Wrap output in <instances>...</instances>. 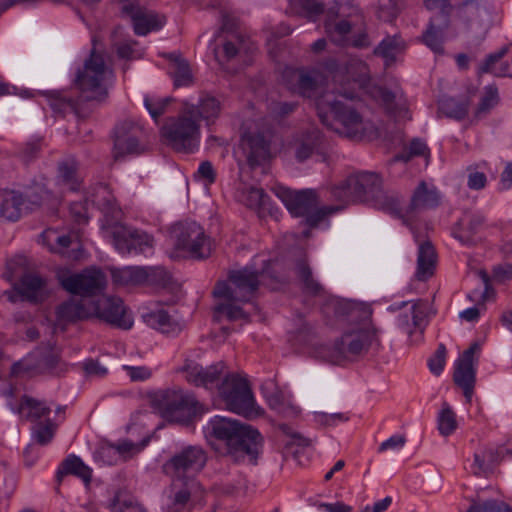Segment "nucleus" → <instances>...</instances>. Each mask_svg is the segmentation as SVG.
<instances>
[{"mask_svg": "<svg viewBox=\"0 0 512 512\" xmlns=\"http://www.w3.org/2000/svg\"><path fill=\"white\" fill-rule=\"evenodd\" d=\"M21 297L29 302H42L48 295L46 280L36 273L24 274L17 287Z\"/></svg>", "mask_w": 512, "mask_h": 512, "instance_id": "nucleus-24", "label": "nucleus"}, {"mask_svg": "<svg viewBox=\"0 0 512 512\" xmlns=\"http://www.w3.org/2000/svg\"><path fill=\"white\" fill-rule=\"evenodd\" d=\"M200 489L195 479L181 480L173 478L170 486L167 512H188V504L192 495Z\"/></svg>", "mask_w": 512, "mask_h": 512, "instance_id": "nucleus-23", "label": "nucleus"}, {"mask_svg": "<svg viewBox=\"0 0 512 512\" xmlns=\"http://www.w3.org/2000/svg\"><path fill=\"white\" fill-rule=\"evenodd\" d=\"M141 128L131 120H124L114 129V157L119 159L126 155H137L144 151L139 138Z\"/></svg>", "mask_w": 512, "mask_h": 512, "instance_id": "nucleus-17", "label": "nucleus"}, {"mask_svg": "<svg viewBox=\"0 0 512 512\" xmlns=\"http://www.w3.org/2000/svg\"><path fill=\"white\" fill-rule=\"evenodd\" d=\"M113 71L105 63L102 54L93 49L82 69L76 75L75 84L85 101H104L108 97Z\"/></svg>", "mask_w": 512, "mask_h": 512, "instance_id": "nucleus-8", "label": "nucleus"}, {"mask_svg": "<svg viewBox=\"0 0 512 512\" xmlns=\"http://www.w3.org/2000/svg\"><path fill=\"white\" fill-rule=\"evenodd\" d=\"M207 462L206 452L200 446H188L176 453L166 464L165 469L173 478L188 480L194 479Z\"/></svg>", "mask_w": 512, "mask_h": 512, "instance_id": "nucleus-13", "label": "nucleus"}, {"mask_svg": "<svg viewBox=\"0 0 512 512\" xmlns=\"http://www.w3.org/2000/svg\"><path fill=\"white\" fill-rule=\"evenodd\" d=\"M162 141L177 152L190 153L199 145L200 124L193 111L184 110L177 117L166 119L160 129Z\"/></svg>", "mask_w": 512, "mask_h": 512, "instance_id": "nucleus-9", "label": "nucleus"}, {"mask_svg": "<svg viewBox=\"0 0 512 512\" xmlns=\"http://www.w3.org/2000/svg\"><path fill=\"white\" fill-rule=\"evenodd\" d=\"M56 314L60 322L70 323L89 318L93 310L84 300L71 298L58 306Z\"/></svg>", "mask_w": 512, "mask_h": 512, "instance_id": "nucleus-28", "label": "nucleus"}, {"mask_svg": "<svg viewBox=\"0 0 512 512\" xmlns=\"http://www.w3.org/2000/svg\"><path fill=\"white\" fill-rule=\"evenodd\" d=\"M92 310L97 318L117 328L128 330L133 325L131 314L119 297H102L92 305Z\"/></svg>", "mask_w": 512, "mask_h": 512, "instance_id": "nucleus-15", "label": "nucleus"}, {"mask_svg": "<svg viewBox=\"0 0 512 512\" xmlns=\"http://www.w3.org/2000/svg\"><path fill=\"white\" fill-rule=\"evenodd\" d=\"M268 405L278 413H283L287 406L286 398L282 391L275 389L266 395Z\"/></svg>", "mask_w": 512, "mask_h": 512, "instance_id": "nucleus-59", "label": "nucleus"}, {"mask_svg": "<svg viewBox=\"0 0 512 512\" xmlns=\"http://www.w3.org/2000/svg\"><path fill=\"white\" fill-rule=\"evenodd\" d=\"M440 204V194L436 187L421 181L415 188L409 204V211L436 208Z\"/></svg>", "mask_w": 512, "mask_h": 512, "instance_id": "nucleus-26", "label": "nucleus"}, {"mask_svg": "<svg viewBox=\"0 0 512 512\" xmlns=\"http://www.w3.org/2000/svg\"><path fill=\"white\" fill-rule=\"evenodd\" d=\"M146 319L152 327L163 334L175 335L182 330V325L162 309L148 313Z\"/></svg>", "mask_w": 512, "mask_h": 512, "instance_id": "nucleus-36", "label": "nucleus"}, {"mask_svg": "<svg viewBox=\"0 0 512 512\" xmlns=\"http://www.w3.org/2000/svg\"><path fill=\"white\" fill-rule=\"evenodd\" d=\"M512 279V264L502 263L493 267L492 280L496 283H504Z\"/></svg>", "mask_w": 512, "mask_h": 512, "instance_id": "nucleus-60", "label": "nucleus"}, {"mask_svg": "<svg viewBox=\"0 0 512 512\" xmlns=\"http://www.w3.org/2000/svg\"><path fill=\"white\" fill-rule=\"evenodd\" d=\"M123 17L130 19L134 32L145 36L149 32L160 29L165 23V17L141 7L138 3L123 0L120 6Z\"/></svg>", "mask_w": 512, "mask_h": 512, "instance_id": "nucleus-16", "label": "nucleus"}, {"mask_svg": "<svg viewBox=\"0 0 512 512\" xmlns=\"http://www.w3.org/2000/svg\"><path fill=\"white\" fill-rule=\"evenodd\" d=\"M186 110L193 111L194 119L203 120L207 125L213 124L221 114V102L214 96L202 95L197 105H187Z\"/></svg>", "mask_w": 512, "mask_h": 512, "instance_id": "nucleus-29", "label": "nucleus"}, {"mask_svg": "<svg viewBox=\"0 0 512 512\" xmlns=\"http://www.w3.org/2000/svg\"><path fill=\"white\" fill-rule=\"evenodd\" d=\"M178 249L187 251L191 257L204 259L211 254V241L196 222H183L173 229Z\"/></svg>", "mask_w": 512, "mask_h": 512, "instance_id": "nucleus-12", "label": "nucleus"}, {"mask_svg": "<svg viewBox=\"0 0 512 512\" xmlns=\"http://www.w3.org/2000/svg\"><path fill=\"white\" fill-rule=\"evenodd\" d=\"M60 282L62 287L71 294L92 296L104 290L106 277L101 270L89 268L81 273L63 275Z\"/></svg>", "mask_w": 512, "mask_h": 512, "instance_id": "nucleus-14", "label": "nucleus"}, {"mask_svg": "<svg viewBox=\"0 0 512 512\" xmlns=\"http://www.w3.org/2000/svg\"><path fill=\"white\" fill-rule=\"evenodd\" d=\"M487 460L491 463L497 461L496 452L492 449H487L481 453L474 454L473 473L475 475L484 474L489 470V466L486 464Z\"/></svg>", "mask_w": 512, "mask_h": 512, "instance_id": "nucleus-52", "label": "nucleus"}, {"mask_svg": "<svg viewBox=\"0 0 512 512\" xmlns=\"http://www.w3.org/2000/svg\"><path fill=\"white\" fill-rule=\"evenodd\" d=\"M403 49L402 42L396 37H386L375 48L374 54L385 59L387 65L393 63L396 55Z\"/></svg>", "mask_w": 512, "mask_h": 512, "instance_id": "nucleus-43", "label": "nucleus"}, {"mask_svg": "<svg viewBox=\"0 0 512 512\" xmlns=\"http://www.w3.org/2000/svg\"><path fill=\"white\" fill-rule=\"evenodd\" d=\"M484 224L485 217L480 212H467L456 223L452 235L464 245H475L481 240Z\"/></svg>", "mask_w": 512, "mask_h": 512, "instance_id": "nucleus-22", "label": "nucleus"}, {"mask_svg": "<svg viewBox=\"0 0 512 512\" xmlns=\"http://www.w3.org/2000/svg\"><path fill=\"white\" fill-rule=\"evenodd\" d=\"M437 426L439 433L444 437L453 434L458 427L456 413L446 402L442 404V408L438 414Z\"/></svg>", "mask_w": 512, "mask_h": 512, "instance_id": "nucleus-42", "label": "nucleus"}, {"mask_svg": "<svg viewBox=\"0 0 512 512\" xmlns=\"http://www.w3.org/2000/svg\"><path fill=\"white\" fill-rule=\"evenodd\" d=\"M274 192L293 216H306V223L312 227L317 226L326 216L340 209V207L327 206L313 212L317 205V194L311 189L293 191L279 186L274 189Z\"/></svg>", "mask_w": 512, "mask_h": 512, "instance_id": "nucleus-10", "label": "nucleus"}, {"mask_svg": "<svg viewBox=\"0 0 512 512\" xmlns=\"http://www.w3.org/2000/svg\"><path fill=\"white\" fill-rule=\"evenodd\" d=\"M507 53L508 47L504 46L497 52L489 54L479 66L478 74L490 73L496 77H512V60L497 65Z\"/></svg>", "mask_w": 512, "mask_h": 512, "instance_id": "nucleus-30", "label": "nucleus"}, {"mask_svg": "<svg viewBox=\"0 0 512 512\" xmlns=\"http://www.w3.org/2000/svg\"><path fill=\"white\" fill-rule=\"evenodd\" d=\"M95 459L107 465H114L119 460L117 450L114 445H105L100 447L95 453Z\"/></svg>", "mask_w": 512, "mask_h": 512, "instance_id": "nucleus-57", "label": "nucleus"}, {"mask_svg": "<svg viewBox=\"0 0 512 512\" xmlns=\"http://www.w3.org/2000/svg\"><path fill=\"white\" fill-rule=\"evenodd\" d=\"M345 305L348 307L349 320L355 322L354 326L335 342L332 350L322 347L319 352L320 357L332 363H339L342 359L360 355L366 352L374 342H378L377 330L371 321V309L368 306L356 304Z\"/></svg>", "mask_w": 512, "mask_h": 512, "instance_id": "nucleus-4", "label": "nucleus"}, {"mask_svg": "<svg viewBox=\"0 0 512 512\" xmlns=\"http://www.w3.org/2000/svg\"><path fill=\"white\" fill-rule=\"evenodd\" d=\"M322 144V135L319 130L312 129L294 142V154L299 162H303L317 152Z\"/></svg>", "mask_w": 512, "mask_h": 512, "instance_id": "nucleus-32", "label": "nucleus"}, {"mask_svg": "<svg viewBox=\"0 0 512 512\" xmlns=\"http://www.w3.org/2000/svg\"><path fill=\"white\" fill-rule=\"evenodd\" d=\"M111 512H147L138 501L124 490L115 493L110 501Z\"/></svg>", "mask_w": 512, "mask_h": 512, "instance_id": "nucleus-39", "label": "nucleus"}, {"mask_svg": "<svg viewBox=\"0 0 512 512\" xmlns=\"http://www.w3.org/2000/svg\"><path fill=\"white\" fill-rule=\"evenodd\" d=\"M325 31L328 37L337 45H348V35L351 32L352 24L347 20L335 21L328 13L324 23Z\"/></svg>", "mask_w": 512, "mask_h": 512, "instance_id": "nucleus-38", "label": "nucleus"}, {"mask_svg": "<svg viewBox=\"0 0 512 512\" xmlns=\"http://www.w3.org/2000/svg\"><path fill=\"white\" fill-rule=\"evenodd\" d=\"M262 277L263 272L249 268L230 271L229 281H219L213 290V295L218 299L248 302L255 296Z\"/></svg>", "mask_w": 512, "mask_h": 512, "instance_id": "nucleus-11", "label": "nucleus"}, {"mask_svg": "<svg viewBox=\"0 0 512 512\" xmlns=\"http://www.w3.org/2000/svg\"><path fill=\"white\" fill-rule=\"evenodd\" d=\"M50 407L31 397L24 396L22 398L19 413L28 420H37L50 413Z\"/></svg>", "mask_w": 512, "mask_h": 512, "instance_id": "nucleus-40", "label": "nucleus"}, {"mask_svg": "<svg viewBox=\"0 0 512 512\" xmlns=\"http://www.w3.org/2000/svg\"><path fill=\"white\" fill-rule=\"evenodd\" d=\"M92 202L104 214V236L112 242L119 253L138 254L152 247L153 239L147 233L118 222L122 212L107 185L101 184L95 189Z\"/></svg>", "mask_w": 512, "mask_h": 512, "instance_id": "nucleus-3", "label": "nucleus"}, {"mask_svg": "<svg viewBox=\"0 0 512 512\" xmlns=\"http://www.w3.org/2000/svg\"><path fill=\"white\" fill-rule=\"evenodd\" d=\"M402 0H379L378 17L383 21L393 20L401 9Z\"/></svg>", "mask_w": 512, "mask_h": 512, "instance_id": "nucleus-53", "label": "nucleus"}, {"mask_svg": "<svg viewBox=\"0 0 512 512\" xmlns=\"http://www.w3.org/2000/svg\"><path fill=\"white\" fill-rule=\"evenodd\" d=\"M74 475L82 479L86 484L90 483L92 470L76 455H69L62 463L57 472L60 481L64 475Z\"/></svg>", "mask_w": 512, "mask_h": 512, "instance_id": "nucleus-37", "label": "nucleus"}, {"mask_svg": "<svg viewBox=\"0 0 512 512\" xmlns=\"http://www.w3.org/2000/svg\"><path fill=\"white\" fill-rule=\"evenodd\" d=\"M283 81L294 93L310 97L313 92L325 83V77L319 70H300L287 68L283 72Z\"/></svg>", "mask_w": 512, "mask_h": 512, "instance_id": "nucleus-19", "label": "nucleus"}, {"mask_svg": "<svg viewBox=\"0 0 512 512\" xmlns=\"http://www.w3.org/2000/svg\"><path fill=\"white\" fill-rule=\"evenodd\" d=\"M296 108V104L292 102H272L269 110L276 117H285L292 113Z\"/></svg>", "mask_w": 512, "mask_h": 512, "instance_id": "nucleus-64", "label": "nucleus"}, {"mask_svg": "<svg viewBox=\"0 0 512 512\" xmlns=\"http://www.w3.org/2000/svg\"><path fill=\"white\" fill-rule=\"evenodd\" d=\"M205 436L211 447L221 456L234 462L248 458L255 462L262 444L260 433L238 420L215 416L205 427Z\"/></svg>", "mask_w": 512, "mask_h": 512, "instance_id": "nucleus-2", "label": "nucleus"}, {"mask_svg": "<svg viewBox=\"0 0 512 512\" xmlns=\"http://www.w3.org/2000/svg\"><path fill=\"white\" fill-rule=\"evenodd\" d=\"M467 512H511V508L504 501L491 499L472 504Z\"/></svg>", "mask_w": 512, "mask_h": 512, "instance_id": "nucleus-51", "label": "nucleus"}, {"mask_svg": "<svg viewBox=\"0 0 512 512\" xmlns=\"http://www.w3.org/2000/svg\"><path fill=\"white\" fill-rule=\"evenodd\" d=\"M150 406L165 420L188 425L205 412L192 393L180 388L162 389L148 394Z\"/></svg>", "mask_w": 512, "mask_h": 512, "instance_id": "nucleus-6", "label": "nucleus"}, {"mask_svg": "<svg viewBox=\"0 0 512 512\" xmlns=\"http://www.w3.org/2000/svg\"><path fill=\"white\" fill-rule=\"evenodd\" d=\"M334 199L344 205L353 202H372L375 206L396 211L398 202L382 189V179L376 173L358 172L331 188Z\"/></svg>", "mask_w": 512, "mask_h": 512, "instance_id": "nucleus-5", "label": "nucleus"}, {"mask_svg": "<svg viewBox=\"0 0 512 512\" xmlns=\"http://www.w3.org/2000/svg\"><path fill=\"white\" fill-rule=\"evenodd\" d=\"M76 170L77 165L74 159H66L58 165V180L71 191H75L79 187Z\"/></svg>", "mask_w": 512, "mask_h": 512, "instance_id": "nucleus-41", "label": "nucleus"}, {"mask_svg": "<svg viewBox=\"0 0 512 512\" xmlns=\"http://www.w3.org/2000/svg\"><path fill=\"white\" fill-rule=\"evenodd\" d=\"M320 121L338 134L350 139L363 136L366 125L362 116L351 106L326 93L316 101Z\"/></svg>", "mask_w": 512, "mask_h": 512, "instance_id": "nucleus-7", "label": "nucleus"}, {"mask_svg": "<svg viewBox=\"0 0 512 512\" xmlns=\"http://www.w3.org/2000/svg\"><path fill=\"white\" fill-rule=\"evenodd\" d=\"M295 273L302 284L304 293L312 296H320L324 294L323 286L313 278L312 271L307 261L300 259L295 265Z\"/></svg>", "mask_w": 512, "mask_h": 512, "instance_id": "nucleus-35", "label": "nucleus"}, {"mask_svg": "<svg viewBox=\"0 0 512 512\" xmlns=\"http://www.w3.org/2000/svg\"><path fill=\"white\" fill-rule=\"evenodd\" d=\"M267 195L257 187H246L241 191V201L249 208L257 209L266 205Z\"/></svg>", "mask_w": 512, "mask_h": 512, "instance_id": "nucleus-46", "label": "nucleus"}, {"mask_svg": "<svg viewBox=\"0 0 512 512\" xmlns=\"http://www.w3.org/2000/svg\"><path fill=\"white\" fill-rule=\"evenodd\" d=\"M179 371L184 373L185 379L194 386L208 390L216 389L230 411L250 419L262 414V409L255 406L246 379L237 374L226 373L224 362L204 367L187 360Z\"/></svg>", "mask_w": 512, "mask_h": 512, "instance_id": "nucleus-1", "label": "nucleus"}, {"mask_svg": "<svg viewBox=\"0 0 512 512\" xmlns=\"http://www.w3.org/2000/svg\"><path fill=\"white\" fill-rule=\"evenodd\" d=\"M42 241L49 247L51 252L64 253V250L71 244V238L67 235H58L55 230L48 229L41 235Z\"/></svg>", "mask_w": 512, "mask_h": 512, "instance_id": "nucleus-45", "label": "nucleus"}, {"mask_svg": "<svg viewBox=\"0 0 512 512\" xmlns=\"http://www.w3.org/2000/svg\"><path fill=\"white\" fill-rule=\"evenodd\" d=\"M480 350L478 343H473L465 350L456 361L453 380L457 386L463 390V394L468 402L471 401L474 393L476 371H475V353Z\"/></svg>", "mask_w": 512, "mask_h": 512, "instance_id": "nucleus-18", "label": "nucleus"}, {"mask_svg": "<svg viewBox=\"0 0 512 512\" xmlns=\"http://www.w3.org/2000/svg\"><path fill=\"white\" fill-rule=\"evenodd\" d=\"M59 361L60 355L58 350L52 346H48L39 352L37 368L41 372H51L58 366Z\"/></svg>", "mask_w": 512, "mask_h": 512, "instance_id": "nucleus-47", "label": "nucleus"}, {"mask_svg": "<svg viewBox=\"0 0 512 512\" xmlns=\"http://www.w3.org/2000/svg\"><path fill=\"white\" fill-rule=\"evenodd\" d=\"M499 102L498 89L494 85H488L485 87V92L483 97L476 108V114L479 116L483 113L490 111L493 107H495Z\"/></svg>", "mask_w": 512, "mask_h": 512, "instance_id": "nucleus-49", "label": "nucleus"}, {"mask_svg": "<svg viewBox=\"0 0 512 512\" xmlns=\"http://www.w3.org/2000/svg\"><path fill=\"white\" fill-rule=\"evenodd\" d=\"M468 93V96H462L460 98L450 96L441 98L438 102L439 112L444 114L446 117L456 120L464 119L468 114L471 104V96L475 94V89L470 88Z\"/></svg>", "mask_w": 512, "mask_h": 512, "instance_id": "nucleus-27", "label": "nucleus"}, {"mask_svg": "<svg viewBox=\"0 0 512 512\" xmlns=\"http://www.w3.org/2000/svg\"><path fill=\"white\" fill-rule=\"evenodd\" d=\"M314 420L316 423L323 426H331L334 425L337 421L345 422L348 420V417L342 413H332L327 414L324 412H315Z\"/></svg>", "mask_w": 512, "mask_h": 512, "instance_id": "nucleus-63", "label": "nucleus"}, {"mask_svg": "<svg viewBox=\"0 0 512 512\" xmlns=\"http://www.w3.org/2000/svg\"><path fill=\"white\" fill-rule=\"evenodd\" d=\"M445 28L446 24L436 26L430 23L422 36L424 43L435 53L442 54L444 52L443 40Z\"/></svg>", "mask_w": 512, "mask_h": 512, "instance_id": "nucleus-44", "label": "nucleus"}, {"mask_svg": "<svg viewBox=\"0 0 512 512\" xmlns=\"http://www.w3.org/2000/svg\"><path fill=\"white\" fill-rule=\"evenodd\" d=\"M137 42L134 40L125 41L117 45V54L119 57L124 59H133L141 56L139 49H136L135 46Z\"/></svg>", "mask_w": 512, "mask_h": 512, "instance_id": "nucleus-62", "label": "nucleus"}, {"mask_svg": "<svg viewBox=\"0 0 512 512\" xmlns=\"http://www.w3.org/2000/svg\"><path fill=\"white\" fill-rule=\"evenodd\" d=\"M435 264V249L429 241H426L419 246L416 278L419 281H425L430 278L434 273Z\"/></svg>", "mask_w": 512, "mask_h": 512, "instance_id": "nucleus-33", "label": "nucleus"}, {"mask_svg": "<svg viewBox=\"0 0 512 512\" xmlns=\"http://www.w3.org/2000/svg\"><path fill=\"white\" fill-rule=\"evenodd\" d=\"M172 98H152L146 97L144 99V105L149 111L151 117L157 121V119L166 113L167 107L171 104Z\"/></svg>", "mask_w": 512, "mask_h": 512, "instance_id": "nucleus-50", "label": "nucleus"}, {"mask_svg": "<svg viewBox=\"0 0 512 512\" xmlns=\"http://www.w3.org/2000/svg\"><path fill=\"white\" fill-rule=\"evenodd\" d=\"M445 361L446 347L444 344H440L434 355L428 361L430 371L435 375H439L445 366Z\"/></svg>", "mask_w": 512, "mask_h": 512, "instance_id": "nucleus-55", "label": "nucleus"}, {"mask_svg": "<svg viewBox=\"0 0 512 512\" xmlns=\"http://www.w3.org/2000/svg\"><path fill=\"white\" fill-rule=\"evenodd\" d=\"M41 149L42 143L40 139L31 140L24 144L19 152V156L24 162L28 163L38 157Z\"/></svg>", "mask_w": 512, "mask_h": 512, "instance_id": "nucleus-56", "label": "nucleus"}, {"mask_svg": "<svg viewBox=\"0 0 512 512\" xmlns=\"http://www.w3.org/2000/svg\"><path fill=\"white\" fill-rule=\"evenodd\" d=\"M421 301L413 303L410 308L409 314L400 315L398 318V325L411 337L417 334L419 337L422 335V322L424 318V311L421 308Z\"/></svg>", "mask_w": 512, "mask_h": 512, "instance_id": "nucleus-34", "label": "nucleus"}, {"mask_svg": "<svg viewBox=\"0 0 512 512\" xmlns=\"http://www.w3.org/2000/svg\"><path fill=\"white\" fill-rule=\"evenodd\" d=\"M219 303L216 308L215 312L219 315H224L227 317L228 320H238L245 318V313L242 310L241 307L238 305L233 304L234 301H228Z\"/></svg>", "mask_w": 512, "mask_h": 512, "instance_id": "nucleus-54", "label": "nucleus"}, {"mask_svg": "<svg viewBox=\"0 0 512 512\" xmlns=\"http://www.w3.org/2000/svg\"><path fill=\"white\" fill-rule=\"evenodd\" d=\"M110 271L113 282L121 286H136L153 282L157 276L163 280L168 277L166 271L160 267H124L112 268Z\"/></svg>", "mask_w": 512, "mask_h": 512, "instance_id": "nucleus-21", "label": "nucleus"}, {"mask_svg": "<svg viewBox=\"0 0 512 512\" xmlns=\"http://www.w3.org/2000/svg\"><path fill=\"white\" fill-rule=\"evenodd\" d=\"M271 137L270 131L247 132L243 135L241 146L251 167L260 165L269 157Z\"/></svg>", "mask_w": 512, "mask_h": 512, "instance_id": "nucleus-20", "label": "nucleus"}, {"mask_svg": "<svg viewBox=\"0 0 512 512\" xmlns=\"http://www.w3.org/2000/svg\"><path fill=\"white\" fill-rule=\"evenodd\" d=\"M26 200L24 195L14 190L0 191V218L15 222L18 221L25 211Z\"/></svg>", "mask_w": 512, "mask_h": 512, "instance_id": "nucleus-25", "label": "nucleus"}, {"mask_svg": "<svg viewBox=\"0 0 512 512\" xmlns=\"http://www.w3.org/2000/svg\"><path fill=\"white\" fill-rule=\"evenodd\" d=\"M292 7L301 9V12L312 21L324 13V5L318 0H291Z\"/></svg>", "mask_w": 512, "mask_h": 512, "instance_id": "nucleus-48", "label": "nucleus"}, {"mask_svg": "<svg viewBox=\"0 0 512 512\" xmlns=\"http://www.w3.org/2000/svg\"><path fill=\"white\" fill-rule=\"evenodd\" d=\"M162 56L171 62V75L175 87H187L193 84L194 78L189 63L180 53H163Z\"/></svg>", "mask_w": 512, "mask_h": 512, "instance_id": "nucleus-31", "label": "nucleus"}, {"mask_svg": "<svg viewBox=\"0 0 512 512\" xmlns=\"http://www.w3.org/2000/svg\"><path fill=\"white\" fill-rule=\"evenodd\" d=\"M47 193L43 189L30 191L24 195L26 203L24 205L25 211H33L41 206L44 195Z\"/></svg>", "mask_w": 512, "mask_h": 512, "instance_id": "nucleus-61", "label": "nucleus"}, {"mask_svg": "<svg viewBox=\"0 0 512 512\" xmlns=\"http://www.w3.org/2000/svg\"><path fill=\"white\" fill-rule=\"evenodd\" d=\"M55 425L48 421L46 424H38L34 430L35 438L41 445H45L51 441L54 436Z\"/></svg>", "mask_w": 512, "mask_h": 512, "instance_id": "nucleus-58", "label": "nucleus"}]
</instances>
